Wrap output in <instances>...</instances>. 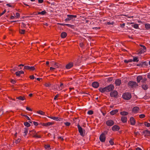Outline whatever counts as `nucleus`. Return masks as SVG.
<instances>
[{
	"mask_svg": "<svg viewBox=\"0 0 150 150\" xmlns=\"http://www.w3.org/2000/svg\"><path fill=\"white\" fill-rule=\"evenodd\" d=\"M131 93L128 92L125 93L122 95V98L126 100L130 99L131 98Z\"/></svg>",
	"mask_w": 150,
	"mask_h": 150,
	"instance_id": "1",
	"label": "nucleus"
},
{
	"mask_svg": "<svg viewBox=\"0 0 150 150\" xmlns=\"http://www.w3.org/2000/svg\"><path fill=\"white\" fill-rule=\"evenodd\" d=\"M128 85L132 88H133L134 87H137L138 86L136 82L133 81H129L128 83Z\"/></svg>",
	"mask_w": 150,
	"mask_h": 150,
	"instance_id": "2",
	"label": "nucleus"
},
{
	"mask_svg": "<svg viewBox=\"0 0 150 150\" xmlns=\"http://www.w3.org/2000/svg\"><path fill=\"white\" fill-rule=\"evenodd\" d=\"M35 66H24V69L29 70L30 71H33L35 69Z\"/></svg>",
	"mask_w": 150,
	"mask_h": 150,
	"instance_id": "3",
	"label": "nucleus"
},
{
	"mask_svg": "<svg viewBox=\"0 0 150 150\" xmlns=\"http://www.w3.org/2000/svg\"><path fill=\"white\" fill-rule=\"evenodd\" d=\"M99 139L100 141L102 142H105L106 139L105 134L103 132L100 135Z\"/></svg>",
	"mask_w": 150,
	"mask_h": 150,
	"instance_id": "4",
	"label": "nucleus"
},
{
	"mask_svg": "<svg viewBox=\"0 0 150 150\" xmlns=\"http://www.w3.org/2000/svg\"><path fill=\"white\" fill-rule=\"evenodd\" d=\"M107 92L111 91L114 89V86L113 84L110 85L106 86Z\"/></svg>",
	"mask_w": 150,
	"mask_h": 150,
	"instance_id": "5",
	"label": "nucleus"
},
{
	"mask_svg": "<svg viewBox=\"0 0 150 150\" xmlns=\"http://www.w3.org/2000/svg\"><path fill=\"white\" fill-rule=\"evenodd\" d=\"M118 95V92L116 90L111 92L110 93V96L112 97L117 98Z\"/></svg>",
	"mask_w": 150,
	"mask_h": 150,
	"instance_id": "6",
	"label": "nucleus"
},
{
	"mask_svg": "<svg viewBox=\"0 0 150 150\" xmlns=\"http://www.w3.org/2000/svg\"><path fill=\"white\" fill-rule=\"evenodd\" d=\"M78 131L79 133L80 134L81 136L83 137L84 136V134L83 133V129L80 126L79 124H78L77 125Z\"/></svg>",
	"mask_w": 150,
	"mask_h": 150,
	"instance_id": "7",
	"label": "nucleus"
},
{
	"mask_svg": "<svg viewBox=\"0 0 150 150\" xmlns=\"http://www.w3.org/2000/svg\"><path fill=\"white\" fill-rule=\"evenodd\" d=\"M106 124L108 126H111L114 124V122L112 120H110L106 121Z\"/></svg>",
	"mask_w": 150,
	"mask_h": 150,
	"instance_id": "8",
	"label": "nucleus"
},
{
	"mask_svg": "<svg viewBox=\"0 0 150 150\" xmlns=\"http://www.w3.org/2000/svg\"><path fill=\"white\" fill-rule=\"evenodd\" d=\"M120 129V127L117 125H114L112 127V130L114 131H118Z\"/></svg>",
	"mask_w": 150,
	"mask_h": 150,
	"instance_id": "9",
	"label": "nucleus"
},
{
	"mask_svg": "<svg viewBox=\"0 0 150 150\" xmlns=\"http://www.w3.org/2000/svg\"><path fill=\"white\" fill-rule=\"evenodd\" d=\"M130 124L132 125H134L136 123V120L133 117H132L130 118Z\"/></svg>",
	"mask_w": 150,
	"mask_h": 150,
	"instance_id": "10",
	"label": "nucleus"
},
{
	"mask_svg": "<svg viewBox=\"0 0 150 150\" xmlns=\"http://www.w3.org/2000/svg\"><path fill=\"white\" fill-rule=\"evenodd\" d=\"M48 117L54 120H56L57 121H61L63 119L61 118H60L58 117Z\"/></svg>",
	"mask_w": 150,
	"mask_h": 150,
	"instance_id": "11",
	"label": "nucleus"
},
{
	"mask_svg": "<svg viewBox=\"0 0 150 150\" xmlns=\"http://www.w3.org/2000/svg\"><path fill=\"white\" fill-rule=\"evenodd\" d=\"M73 63L71 62L67 64L65 66V68L66 69H69L73 67Z\"/></svg>",
	"mask_w": 150,
	"mask_h": 150,
	"instance_id": "12",
	"label": "nucleus"
},
{
	"mask_svg": "<svg viewBox=\"0 0 150 150\" xmlns=\"http://www.w3.org/2000/svg\"><path fill=\"white\" fill-rule=\"evenodd\" d=\"M92 85L93 87L97 88L99 86V83L98 82L94 81L92 83Z\"/></svg>",
	"mask_w": 150,
	"mask_h": 150,
	"instance_id": "13",
	"label": "nucleus"
},
{
	"mask_svg": "<svg viewBox=\"0 0 150 150\" xmlns=\"http://www.w3.org/2000/svg\"><path fill=\"white\" fill-rule=\"evenodd\" d=\"M115 83L116 86H119L121 83V80L120 79H117L115 81Z\"/></svg>",
	"mask_w": 150,
	"mask_h": 150,
	"instance_id": "14",
	"label": "nucleus"
},
{
	"mask_svg": "<svg viewBox=\"0 0 150 150\" xmlns=\"http://www.w3.org/2000/svg\"><path fill=\"white\" fill-rule=\"evenodd\" d=\"M142 133L145 134L144 136L146 137V136H150V131L146 130H144L142 132Z\"/></svg>",
	"mask_w": 150,
	"mask_h": 150,
	"instance_id": "15",
	"label": "nucleus"
},
{
	"mask_svg": "<svg viewBox=\"0 0 150 150\" xmlns=\"http://www.w3.org/2000/svg\"><path fill=\"white\" fill-rule=\"evenodd\" d=\"M139 110V107L136 106L134 107L132 109V112L134 113H137V112Z\"/></svg>",
	"mask_w": 150,
	"mask_h": 150,
	"instance_id": "16",
	"label": "nucleus"
},
{
	"mask_svg": "<svg viewBox=\"0 0 150 150\" xmlns=\"http://www.w3.org/2000/svg\"><path fill=\"white\" fill-rule=\"evenodd\" d=\"M47 13L45 11H42L40 12H38L37 13V12H34L33 13V14L34 15H37L38 14H41L42 15H44L45 14Z\"/></svg>",
	"mask_w": 150,
	"mask_h": 150,
	"instance_id": "17",
	"label": "nucleus"
},
{
	"mask_svg": "<svg viewBox=\"0 0 150 150\" xmlns=\"http://www.w3.org/2000/svg\"><path fill=\"white\" fill-rule=\"evenodd\" d=\"M142 88L144 90H146L148 88V86L146 83H142Z\"/></svg>",
	"mask_w": 150,
	"mask_h": 150,
	"instance_id": "18",
	"label": "nucleus"
},
{
	"mask_svg": "<svg viewBox=\"0 0 150 150\" xmlns=\"http://www.w3.org/2000/svg\"><path fill=\"white\" fill-rule=\"evenodd\" d=\"M127 117L125 116H122L121 118V121L123 123H125L127 122Z\"/></svg>",
	"mask_w": 150,
	"mask_h": 150,
	"instance_id": "19",
	"label": "nucleus"
},
{
	"mask_svg": "<svg viewBox=\"0 0 150 150\" xmlns=\"http://www.w3.org/2000/svg\"><path fill=\"white\" fill-rule=\"evenodd\" d=\"M24 72L22 71H18L16 72L15 73V74L16 76H20L21 74H24Z\"/></svg>",
	"mask_w": 150,
	"mask_h": 150,
	"instance_id": "20",
	"label": "nucleus"
},
{
	"mask_svg": "<svg viewBox=\"0 0 150 150\" xmlns=\"http://www.w3.org/2000/svg\"><path fill=\"white\" fill-rule=\"evenodd\" d=\"M106 87L104 88H99V90L100 92L102 93H104L105 92H107V90Z\"/></svg>",
	"mask_w": 150,
	"mask_h": 150,
	"instance_id": "21",
	"label": "nucleus"
},
{
	"mask_svg": "<svg viewBox=\"0 0 150 150\" xmlns=\"http://www.w3.org/2000/svg\"><path fill=\"white\" fill-rule=\"evenodd\" d=\"M67 35V33L65 32H63L61 34L60 36L62 38H66Z\"/></svg>",
	"mask_w": 150,
	"mask_h": 150,
	"instance_id": "22",
	"label": "nucleus"
},
{
	"mask_svg": "<svg viewBox=\"0 0 150 150\" xmlns=\"http://www.w3.org/2000/svg\"><path fill=\"white\" fill-rule=\"evenodd\" d=\"M118 112V110L116 109L114 110H112L110 112V114L112 115H114L116 114Z\"/></svg>",
	"mask_w": 150,
	"mask_h": 150,
	"instance_id": "23",
	"label": "nucleus"
},
{
	"mask_svg": "<svg viewBox=\"0 0 150 150\" xmlns=\"http://www.w3.org/2000/svg\"><path fill=\"white\" fill-rule=\"evenodd\" d=\"M68 17H69L70 20L72 19H73L74 18H76L77 17L76 15H67Z\"/></svg>",
	"mask_w": 150,
	"mask_h": 150,
	"instance_id": "24",
	"label": "nucleus"
},
{
	"mask_svg": "<svg viewBox=\"0 0 150 150\" xmlns=\"http://www.w3.org/2000/svg\"><path fill=\"white\" fill-rule=\"evenodd\" d=\"M143 79V77L141 76H139L137 77V81L138 83L141 80Z\"/></svg>",
	"mask_w": 150,
	"mask_h": 150,
	"instance_id": "25",
	"label": "nucleus"
},
{
	"mask_svg": "<svg viewBox=\"0 0 150 150\" xmlns=\"http://www.w3.org/2000/svg\"><path fill=\"white\" fill-rule=\"evenodd\" d=\"M120 114L122 116H126L128 114V113L126 111H122L120 112Z\"/></svg>",
	"mask_w": 150,
	"mask_h": 150,
	"instance_id": "26",
	"label": "nucleus"
},
{
	"mask_svg": "<svg viewBox=\"0 0 150 150\" xmlns=\"http://www.w3.org/2000/svg\"><path fill=\"white\" fill-rule=\"evenodd\" d=\"M16 99L20 100H23L25 99V97L24 96H20L16 98Z\"/></svg>",
	"mask_w": 150,
	"mask_h": 150,
	"instance_id": "27",
	"label": "nucleus"
},
{
	"mask_svg": "<svg viewBox=\"0 0 150 150\" xmlns=\"http://www.w3.org/2000/svg\"><path fill=\"white\" fill-rule=\"evenodd\" d=\"M141 64V67L146 66L148 65V64L146 62H142L140 63Z\"/></svg>",
	"mask_w": 150,
	"mask_h": 150,
	"instance_id": "28",
	"label": "nucleus"
},
{
	"mask_svg": "<svg viewBox=\"0 0 150 150\" xmlns=\"http://www.w3.org/2000/svg\"><path fill=\"white\" fill-rule=\"evenodd\" d=\"M37 113L42 115H45V112L41 110L37 111Z\"/></svg>",
	"mask_w": 150,
	"mask_h": 150,
	"instance_id": "29",
	"label": "nucleus"
},
{
	"mask_svg": "<svg viewBox=\"0 0 150 150\" xmlns=\"http://www.w3.org/2000/svg\"><path fill=\"white\" fill-rule=\"evenodd\" d=\"M44 148L45 149L48 150H50L51 149V148H50V145H44Z\"/></svg>",
	"mask_w": 150,
	"mask_h": 150,
	"instance_id": "30",
	"label": "nucleus"
},
{
	"mask_svg": "<svg viewBox=\"0 0 150 150\" xmlns=\"http://www.w3.org/2000/svg\"><path fill=\"white\" fill-rule=\"evenodd\" d=\"M133 59L132 60L134 62H138L139 60L138 59V57H134L133 58Z\"/></svg>",
	"mask_w": 150,
	"mask_h": 150,
	"instance_id": "31",
	"label": "nucleus"
},
{
	"mask_svg": "<svg viewBox=\"0 0 150 150\" xmlns=\"http://www.w3.org/2000/svg\"><path fill=\"white\" fill-rule=\"evenodd\" d=\"M144 49H142V48H140L139 49V52H138V54H142V53H144L146 51H144Z\"/></svg>",
	"mask_w": 150,
	"mask_h": 150,
	"instance_id": "32",
	"label": "nucleus"
},
{
	"mask_svg": "<svg viewBox=\"0 0 150 150\" xmlns=\"http://www.w3.org/2000/svg\"><path fill=\"white\" fill-rule=\"evenodd\" d=\"M28 128H25L24 129V133H25V134L24 135V136H26L28 132Z\"/></svg>",
	"mask_w": 150,
	"mask_h": 150,
	"instance_id": "33",
	"label": "nucleus"
},
{
	"mask_svg": "<svg viewBox=\"0 0 150 150\" xmlns=\"http://www.w3.org/2000/svg\"><path fill=\"white\" fill-rule=\"evenodd\" d=\"M24 125L27 127H30V124L28 122H25L24 123Z\"/></svg>",
	"mask_w": 150,
	"mask_h": 150,
	"instance_id": "34",
	"label": "nucleus"
},
{
	"mask_svg": "<svg viewBox=\"0 0 150 150\" xmlns=\"http://www.w3.org/2000/svg\"><path fill=\"white\" fill-rule=\"evenodd\" d=\"M144 124L145 126L147 127H149L150 126V123L146 122H144Z\"/></svg>",
	"mask_w": 150,
	"mask_h": 150,
	"instance_id": "35",
	"label": "nucleus"
},
{
	"mask_svg": "<svg viewBox=\"0 0 150 150\" xmlns=\"http://www.w3.org/2000/svg\"><path fill=\"white\" fill-rule=\"evenodd\" d=\"M37 133H36L33 136V138H41V136L40 135H38Z\"/></svg>",
	"mask_w": 150,
	"mask_h": 150,
	"instance_id": "36",
	"label": "nucleus"
},
{
	"mask_svg": "<svg viewBox=\"0 0 150 150\" xmlns=\"http://www.w3.org/2000/svg\"><path fill=\"white\" fill-rule=\"evenodd\" d=\"M66 25L68 27H69L72 28H74V25H71V24H66Z\"/></svg>",
	"mask_w": 150,
	"mask_h": 150,
	"instance_id": "37",
	"label": "nucleus"
},
{
	"mask_svg": "<svg viewBox=\"0 0 150 150\" xmlns=\"http://www.w3.org/2000/svg\"><path fill=\"white\" fill-rule=\"evenodd\" d=\"M25 30L20 29L19 30V33L21 34H24L25 33Z\"/></svg>",
	"mask_w": 150,
	"mask_h": 150,
	"instance_id": "38",
	"label": "nucleus"
},
{
	"mask_svg": "<svg viewBox=\"0 0 150 150\" xmlns=\"http://www.w3.org/2000/svg\"><path fill=\"white\" fill-rule=\"evenodd\" d=\"M54 124V122H48L47 123H46V127L49 126H50L51 125H52Z\"/></svg>",
	"mask_w": 150,
	"mask_h": 150,
	"instance_id": "39",
	"label": "nucleus"
},
{
	"mask_svg": "<svg viewBox=\"0 0 150 150\" xmlns=\"http://www.w3.org/2000/svg\"><path fill=\"white\" fill-rule=\"evenodd\" d=\"M147 80V79L146 78H144V79H143L142 81H141V82L142 83H146V81Z\"/></svg>",
	"mask_w": 150,
	"mask_h": 150,
	"instance_id": "40",
	"label": "nucleus"
},
{
	"mask_svg": "<svg viewBox=\"0 0 150 150\" xmlns=\"http://www.w3.org/2000/svg\"><path fill=\"white\" fill-rule=\"evenodd\" d=\"M113 140L112 139H110V140L109 141V143L111 145H113L114 144V142Z\"/></svg>",
	"mask_w": 150,
	"mask_h": 150,
	"instance_id": "41",
	"label": "nucleus"
},
{
	"mask_svg": "<svg viewBox=\"0 0 150 150\" xmlns=\"http://www.w3.org/2000/svg\"><path fill=\"white\" fill-rule=\"evenodd\" d=\"M132 26L134 28L137 29L139 28V25L138 24H135L132 25Z\"/></svg>",
	"mask_w": 150,
	"mask_h": 150,
	"instance_id": "42",
	"label": "nucleus"
},
{
	"mask_svg": "<svg viewBox=\"0 0 150 150\" xmlns=\"http://www.w3.org/2000/svg\"><path fill=\"white\" fill-rule=\"evenodd\" d=\"M145 26L146 29H149L150 28V24H146L145 25Z\"/></svg>",
	"mask_w": 150,
	"mask_h": 150,
	"instance_id": "43",
	"label": "nucleus"
},
{
	"mask_svg": "<svg viewBox=\"0 0 150 150\" xmlns=\"http://www.w3.org/2000/svg\"><path fill=\"white\" fill-rule=\"evenodd\" d=\"M87 113L89 115H91L93 113V112L92 110H90Z\"/></svg>",
	"mask_w": 150,
	"mask_h": 150,
	"instance_id": "44",
	"label": "nucleus"
},
{
	"mask_svg": "<svg viewBox=\"0 0 150 150\" xmlns=\"http://www.w3.org/2000/svg\"><path fill=\"white\" fill-rule=\"evenodd\" d=\"M139 117L140 118H143L145 117V115L144 114H142L139 115Z\"/></svg>",
	"mask_w": 150,
	"mask_h": 150,
	"instance_id": "45",
	"label": "nucleus"
},
{
	"mask_svg": "<svg viewBox=\"0 0 150 150\" xmlns=\"http://www.w3.org/2000/svg\"><path fill=\"white\" fill-rule=\"evenodd\" d=\"M21 115L22 116L25 117L28 120H31L29 118V117L28 116H27V115Z\"/></svg>",
	"mask_w": 150,
	"mask_h": 150,
	"instance_id": "46",
	"label": "nucleus"
},
{
	"mask_svg": "<svg viewBox=\"0 0 150 150\" xmlns=\"http://www.w3.org/2000/svg\"><path fill=\"white\" fill-rule=\"evenodd\" d=\"M30 133H31L33 134H34L36 133V131L35 129H33L32 130L29 131Z\"/></svg>",
	"mask_w": 150,
	"mask_h": 150,
	"instance_id": "47",
	"label": "nucleus"
},
{
	"mask_svg": "<svg viewBox=\"0 0 150 150\" xmlns=\"http://www.w3.org/2000/svg\"><path fill=\"white\" fill-rule=\"evenodd\" d=\"M54 65H55L57 67V68H58L60 66V64L59 63H58L56 62H55L54 63Z\"/></svg>",
	"mask_w": 150,
	"mask_h": 150,
	"instance_id": "48",
	"label": "nucleus"
},
{
	"mask_svg": "<svg viewBox=\"0 0 150 150\" xmlns=\"http://www.w3.org/2000/svg\"><path fill=\"white\" fill-rule=\"evenodd\" d=\"M64 124L66 126H69L71 125V123L70 122H65L64 123Z\"/></svg>",
	"mask_w": 150,
	"mask_h": 150,
	"instance_id": "49",
	"label": "nucleus"
},
{
	"mask_svg": "<svg viewBox=\"0 0 150 150\" xmlns=\"http://www.w3.org/2000/svg\"><path fill=\"white\" fill-rule=\"evenodd\" d=\"M113 80V77H110L108 78V81L109 82Z\"/></svg>",
	"mask_w": 150,
	"mask_h": 150,
	"instance_id": "50",
	"label": "nucleus"
},
{
	"mask_svg": "<svg viewBox=\"0 0 150 150\" xmlns=\"http://www.w3.org/2000/svg\"><path fill=\"white\" fill-rule=\"evenodd\" d=\"M79 46L81 47H83L84 46V45L83 43H80L79 44Z\"/></svg>",
	"mask_w": 150,
	"mask_h": 150,
	"instance_id": "51",
	"label": "nucleus"
},
{
	"mask_svg": "<svg viewBox=\"0 0 150 150\" xmlns=\"http://www.w3.org/2000/svg\"><path fill=\"white\" fill-rule=\"evenodd\" d=\"M139 45L142 47H143V49L144 50H146V47L145 46H144V45Z\"/></svg>",
	"mask_w": 150,
	"mask_h": 150,
	"instance_id": "52",
	"label": "nucleus"
},
{
	"mask_svg": "<svg viewBox=\"0 0 150 150\" xmlns=\"http://www.w3.org/2000/svg\"><path fill=\"white\" fill-rule=\"evenodd\" d=\"M6 12V10H4V11L1 13H0V17L3 15Z\"/></svg>",
	"mask_w": 150,
	"mask_h": 150,
	"instance_id": "53",
	"label": "nucleus"
},
{
	"mask_svg": "<svg viewBox=\"0 0 150 150\" xmlns=\"http://www.w3.org/2000/svg\"><path fill=\"white\" fill-rule=\"evenodd\" d=\"M33 123L34 124V125L35 126H37L39 125V124L38 122L35 121L33 122Z\"/></svg>",
	"mask_w": 150,
	"mask_h": 150,
	"instance_id": "54",
	"label": "nucleus"
},
{
	"mask_svg": "<svg viewBox=\"0 0 150 150\" xmlns=\"http://www.w3.org/2000/svg\"><path fill=\"white\" fill-rule=\"evenodd\" d=\"M10 81L13 84H15L16 83V81L15 80H13V79H11V80Z\"/></svg>",
	"mask_w": 150,
	"mask_h": 150,
	"instance_id": "55",
	"label": "nucleus"
},
{
	"mask_svg": "<svg viewBox=\"0 0 150 150\" xmlns=\"http://www.w3.org/2000/svg\"><path fill=\"white\" fill-rule=\"evenodd\" d=\"M114 22H107V24L108 25H110V24L113 25L114 24Z\"/></svg>",
	"mask_w": 150,
	"mask_h": 150,
	"instance_id": "56",
	"label": "nucleus"
},
{
	"mask_svg": "<svg viewBox=\"0 0 150 150\" xmlns=\"http://www.w3.org/2000/svg\"><path fill=\"white\" fill-rule=\"evenodd\" d=\"M21 141V139H18L17 140H16L15 141V143L16 144H17L18 143L20 142Z\"/></svg>",
	"mask_w": 150,
	"mask_h": 150,
	"instance_id": "57",
	"label": "nucleus"
},
{
	"mask_svg": "<svg viewBox=\"0 0 150 150\" xmlns=\"http://www.w3.org/2000/svg\"><path fill=\"white\" fill-rule=\"evenodd\" d=\"M29 78L31 79H33L35 78V77L33 75H30L29 76Z\"/></svg>",
	"mask_w": 150,
	"mask_h": 150,
	"instance_id": "58",
	"label": "nucleus"
},
{
	"mask_svg": "<svg viewBox=\"0 0 150 150\" xmlns=\"http://www.w3.org/2000/svg\"><path fill=\"white\" fill-rule=\"evenodd\" d=\"M51 84L50 83H46L45 84V86L46 87H49L50 86Z\"/></svg>",
	"mask_w": 150,
	"mask_h": 150,
	"instance_id": "59",
	"label": "nucleus"
},
{
	"mask_svg": "<svg viewBox=\"0 0 150 150\" xmlns=\"http://www.w3.org/2000/svg\"><path fill=\"white\" fill-rule=\"evenodd\" d=\"M125 25V24L124 23H123L122 24H120V27H121L122 28H124V27Z\"/></svg>",
	"mask_w": 150,
	"mask_h": 150,
	"instance_id": "60",
	"label": "nucleus"
},
{
	"mask_svg": "<svg viewBox=\"0 0 150 150\" xmlns=\"http://www.w3.org/2000/svg\"><path fill=\"white\" fill-rule=\"evenodd\" d=\"M16 17L17 18H19L20 17V13H16Z\"/></svg>",
	"mask_w": 150,
	"mask_h": 150,
	"instance_id": "61",
	"label": "nucleus"
},
{
	"mask_svg": "<svg viewBox=\"0 0 150 150\" xmlns=\"http://www.w3.org/2000/svg\"><path fill=\"white\" fill-rule=\"evenodd\" d=\"M26 109L30 111H32V110L30 108L28 107H26Z\"/></svg>",
	"mask_w": 150,
	"mask_h": 150,
	"instance_id": "62",
	"label": "nucleus"
},
{
	"mask_svg": "<svg viewBox=\"0 0 150 150\" xmlns=\"http://www.w3.org/2000/svg\"><path fill=\"white\" fill-rule=\"evenodd\" d=\"M58 97H59V95L58 94H57V95H56L54 96V100H56Z\"/></svg>",
	"mask_w": 150,
	"mask_h": 150,
	"instance_id": "63",
	"label": "nucleus"
},
{
	"mask_svg": "<svg viewBox=\"0 0 150 150\" xmlns=\"http://www.w3.org/2000/svg\"><path fill=\"white\" fill-rule=\"evenodd\" d=\"M147 76L148 78L150 79V73L148 74Z\"/></svg>",
	"mask_w": 150,
	"mask_h": 150,
	"instance_id": "64",
	"label": "nucleus"
}]
</instances>
